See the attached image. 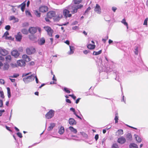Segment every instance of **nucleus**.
I'll return each mask as SVG.
<instances>
[{
  "mask_svg": "<svg viewBox=\"0 0 148 148\" xmlns=\"http://www.w3.org/2000/svg\"><path fill=\"white\" fill-rule=\"evenodd\" d=\"M37 30L36 27H31L29 29V32L31 34H34L35 33Z\"/></svg>",
  "mask_w": 148,
  "mask_h": 148,
  "instance_id": "6e6552de",
  "label": "nucleus"
},
{
  "mask_svg": "<svg viewBox=\"0 0 148 148\" xmlns=\"http://www.w3.org/2000/svg\"><path fill=\"white\" fill-rule=\"evenodd\" d=\"M134 53L136 54L137 55L138 53V51L137 48L135 49Z\"/></svg>",
  "mask_w": 148,
  "mask_h": 148,
  "instance_id": "774afa93",
  "label": "nucleus"
},
{
  "mask_svg": "<svg viewBox=\"0 0 148 148\" xmlns=\"http://www.w3.org/2000/svg\"><path fill=\"white\" fill-rule=\"evenodd\" d=\"M117 132L118 133L119 135H122L123 134V131L122 129L119 130Z\"/></svg>",
  "mask_w": 148,
  "mask_h": 148,
  "instance_id": "e433bc0d",
  "label": "nucleus"
},
{
  "mask_svg": "<svg viewBox=\"0 0 148 148\" xmlns=\"http://www.w3.org/2000/svg\"><path fill=\"white\" fill-rule=\"evenodd\" d=\"M0 95L1 98L3 99L4 98L3 92V91L0 90Z\"/></svg>",
  "mask_w": 148,
  "mask_h": 148,
  "instance_id": "ea45409f",
  "label": "nucleus"
},
{
  "mask_svg": "<svg viewBox=\"0 0 148 148\" xmlns=\"http://www.w3.org/2000/svg\"><path fill=\"white\" fill-rule=\"evenodd\" d=\"M69 124L71 125H75L76 124V122L75 120L72 118H70L69 120Z\"/></svg>",
  "mask_w": 148,
  "mask_h": 148,
  "instance_id": "2eb2a0df",
  "label": "nucleus"
},
{
  "mask_svg": "<svg viewBox=\"0 0 148 148\" xmlns=\"http://www.w3.org/2000/svg\"><path fill=\"white\" fill-rule=\"evenodd\" d=\"M87 48L90 49H95V45L89 44L87 45Z\"/></svg>",
  "mask_w": 148,
  "mask_h": 148,
  "instance_id": "393cba45",
  "label": "nucleus"
},
{
  "mask_svg": "<svg viewBox=\"0 0 148 148\" xmlns=\"http://www.w3.org/2000/svg\"><path fill=\"white\" fill-rule=\"evenodd\" d=\"M17 64L19 66H24L25 64V62L24 60H21L17 61Z\"/></svg>",
  "mask_w": 148,
  "mask_h": 148,
  "instance_id": "ddd939ff",
  "label": "nucleus"
},
{
  "mask_svg": "<svg viewBox=\"0 0 148 148\" xmlns=\"http://www.w3.org/2000/svg\"><path fill=\"white\" fill-rule=\"evenodd\" d=\"M121 22L123 23L127 27V29L128 28V25L127 23L126 22V20L125 18L123 19L121 21Z\"/></svg>",
  "mask_w": 148,
  "mask_h": 148,
  "instance_id": "a878e982",
  "label": "nucleus"
},
{
  "mask_svg": "<svg viewBox=\"0 0 148 148\" xmlns=\"http://www.w3.org/2000/svg\"><path fill=\"white\" fill-rule=\"evenodd\" d=\"M10 28L11 27L10 25H7L5 26V29L7 30H9L10 29Z\"/></svg>",
  "mask_w": 148,
  "mask_h": 148,
  "instance_id": "09e8293b",
  "label": "nucleus"
},
{
  "mask_svg": "<svg viewBox=\"0 0 148 148\" xmlns=\"http://www.w3.org/2000/svg\"><path fill=\"white\" fill-rule=\"evenodd\" d=\"M40 12H46L48 10V8L46 6H42L40 7L39 8Z\"/></svg>",
  "mask_w": 148,
  "mask_h": 148,
  "instance_id": "0eeeda50",
  "label": "nucleus"
},
{
  "mask_svg": "<svg viewBox=\"0 0 148 148\" xmlns=\"http://www.w3.org/2000/svg\"><path fill=\"white\" fill-rule=\"evenodd\" d=\"M125 98V97H124V96L123 95L122 97V99H121V101H123L125 103H126V100Z\"/></svg>",
  "mask_w": 148,
  "mask_h": 148,
  "instance_id": "6e6d98bb",
  "label": "nucleus"
},
{
  "mask_svg": "<svg viewBox=\"0 0 148 148\" xmlns=\"http://www.w3.org/2000/svg\"><path fill=\"white\" fill-rule=\"evenodd\" d=\"M29 25V23L27 22H25L23 23L22 26L23 27H26L28 26Z\"/></svg>",
  "mask_w": 148,
  "mask_h": 148,
  "instance_id": "79ce46f5",
  "label": "nucleus"
},
{
  "mask_svg": "<svg viewBox=\"0 0 148 148\" xmlns=\"http://www.w3.org/2000/svg\"><path fill=\"white\" fill-rule=\"evenodd\" d=\"M148 20V18H146L145 20L144 23H143V25H147V21Z\"/></svg>",
  "mask_w": 148,
  "mask_h": 148,
  "instance_id": "a18cd8bd",
  "label": "nucleus"
},
{
  "mask_svg": "<svg viewBox=\"0 0 148 148\" xmlns=\"http://www.w3.org/2000/svg\"><path fill=\"white\" fill-rule=\"evenodd\" d=\"M72 29L73 30H76L79 29V28L78 26H75L73 27H72Z\"/></svg>",
  "mask_w": 148,
  "mask_h": 148,
  "instance_id": "603ef678",
  "label": "nucleus"
},
{
  "mask_svg": "<svg viewBox=\"0 0 148 148\" xmlns=\"http://www.w3.org/2000/svg\"><path fill=\"white\" fill-rule=\"evenodd\" d=\"M102 52V50H100L98 52L94 51L93 53V55L95 56L98 55L100 54Z\"/></svg>",
  "mask_w": 148,
  "mask_h": 148,
  "instance_id": "cd10ccee",
  "label": "nucleus"
},
{
  "mask_svg": "<svg viewBox=\"0 0 148 148\" xmlns=\"http://www.w3.org/2000/svg\"><path fill=\"white\" fill-rule=\"evenodd\" d=\"M28 56L26 55H24L22 57L24 60L25 61Z\"/></svg>",
  "mask_w": 148,
  "mask_h": 148,
  "instance_id": "3c124183",
  "label": "nucleus"
},
{
  "mask_svg": "<svg viewBox=\"0 0 148 148\" xmlns=\"http://www.w3.org/2000/svg\"><path fill=\"white\" fill-rule=\"evenodd\" d=\"M99 138V135L98 134H96L95 137V138L96 141Z\"/></svg>",
  "mask_w": 148,
  "mask_h": 148,
  "instance_id": "0e129e2a",
  "label": "nucleus"
},
{
  "mask_svg": "<svg viewBox=\"0 0 148 148\" xmlns=\"http://www.w3.org/2000/svg\"><path fill=\"white\" fill-rule=\"evenodd\" d=\"M3 69L4 70H8L9 68L10 65L7 63H5L3 64Z\"/></svg>",
  "mask_w": 148,
  "mask_h": 148,
  "instance_id": "6ab92c4d",
  "label": "nucleus"
},
{
  "mask_svg": "<svg viewBox=\"0 0 148 148\" xmlns=\"http://www.w3.org/2000/svg\"><path fill=\"white\" fill-rule=\"evenodd\" d=\"M91 8L90 7H89L86 10L84 14V15H86L88 14V12L90 10Z\"/></svg>",
  "mask_w": 148,
  "mask_h": 148,
  "instance_id": "72a5a7b5",
  "label": "nucleus"
},
{
  "mask_svg": "<svg viewBox=\"0 0 148 148\" xmlns=\"http://www.w3.org/2000/svg\"><path fill=\"white\" fill-rule=\"evenodd\" d=\"M82 7V5H76L71 4L66 8L67 9L64 10L63 13V14L66 17H70L71 16V14H69L70 12H71L72 14H74L77 12V10Z\"/></svg>",
  "mask_w": 148,
  "mask_h": 148,
  "instance_id": "f257e3e1",
  "label": "nucleus"
},
{
  "mask_svg": "<svg viewBox=\"0 0 148 148\" xmlns=\"http://www.w3.org/2000/svg\"><path fill=\"white\" fill-rule=\"evenodd\" d=\"M25 13L26 15H31V14L30 12L27 10H26L25 11Z\"/></svg>",
  "mask_w": 148,
  "mask_h": 148,
  "instance_id": "bf43d9fd",
  "label": "nucleus"
},
{
  "mask_svg": "<svg viewBox=\"0 0 148 148\" xmlns=\"http://www.w3.org/2000/svg\"><path fill=\"white\" fill-rule=\"evenodd\" d=\"M106 140V139L105 138H103L102 141V145L104 147L105 145V141Z\"/></svg>",
  "mask_w": 148,
  "mask_h": 148,
  "instance_id": "58836bf2",
  "label": "nucleus"
},
{
  "mask_svg": "<svg viewBox=\"0 0 148 148\" xmlns=\"http://www.w3.org/2000/svg\"><path fill=\"white\" fill-rule=\"evenodd\" d=\"M15 18V17L14 16H10L9 19L10 21H11L13 20H14V19Z\"/></svg>",
  "mask_w": 148,
  "mask_h": 148,
  "instance_id": "de8ad7c7",
  "label": "nucleus"
},
{
  "mask_svg": "<svg viewBox=\"0 0 148 148\" xmlns=\"http://www.w3.org/2000/svg\"><path fill=\"white\" fill-rule=\"evenodd\" d=\"M0 53L3 56H5L8 53V51L5 49L0 50Z\"/></svg>",
  "mask_w": 148,
  "mask_h": 148,
  "instance_id": "412c9836",
  "label": "nucleus"
},
{
  "mask_svg": "<svg viewBox=\"0 0 148 148\" xmlns=\"http://www.w3.org/2000/svg\"><path fill=\"white\" fill-rule=\"evenodd\" d=\"M55 15V12L53 11L49 12L47 14V17L49 18H51L54 17Z\"/></svg>",
  "mask_w": 148,
  "mask_h": 148,
  "instance_id": "9d476101",
  "label": "nucleus"
},
{
  "mask_svg": "<svg viewBox=\"0 0 148 148\" xmlns=\"http://www.w3.org/2000/svg\"><path fill=\"white\" fill-rule=\"evenodd\" d=\"M70 110L71 111L73 112V114H75V113H76V112H75V109L74 108H71L70 109Z\"/></svg>",
  "mask_w": 148,
  "mask_h": 148,
  "instance_id": "864d4df0",
  "label": "nucleus"
},
{
  "mask_svg": "<svg viewBox=\"0 0 148 148\" xmlns=\"http://www.w3.org/2000/svg\"><path fill=\"white\" fill-rule=\"evenodd\" d=\"M21 32L24 34H28V31L26 29H22Z\"/></svg>",
  "mask_w": 148,
  "mask_h": 148,
  "instance_id": "473e14b6",
  "label": "nucleus"
},
{
  "mask_svg": "<svg viewBox=\"0 0 148 148\" xmlns=\"http://www.w3.org/2000/svg\"><path fill=\"white\" fill-rule=\"evenodd\" d=\"M16 134L18 136L20 137V138H21L23 137L22 134L20 132H18L17 133H16Z\"/></svg>",
  "mask_w": 148,
  "mask_h": 148,
  "instance_id": "49530a36",
  "label": "nucleus"
},
{
  "mask_svg": "<svg viewBox=\"0 0 148 148\" xmlns=\"http://www.w3.org/2000/svg\"><path fill=\"white\" fill-rule=\"evenodd\" d=\"M7 93H8V97L9 98H10L11 97V94L10 89L9 87H7Z\"/></svg>",
  "mask_w": 148,
  "mask_h": 148,
  "instance_id": "c85d7f7f",
  "label": "nucleus"
},
{
  "mask_svg": "<svg viewBox=\"0 0 148 148\" xmlns=\"http://www.w3.org/2000/svg\"><path fill=\"white\" fill-rule=\"evenodd\" d=\"M55 126V124L54 123H51L50 124V126L48 128L47 130L48 131H50Z\"/></svg>",
  "mask_w": 148,
  "mask_h": 148,
  "instance_id": "5701e85b",
  "label": "nucleus"
},
{
  "mask_svg": "<svg viewBox=\"0 0 148 148\" xmlns=\"http://www.w3.org/2000/svg\"><path fill=\"white\" fill-rule=\"evenodd\" d=\"M69 46L70 47V51L68 52L67 53L69 55H71L73 53L75 50V47L74 46L70 45H69Z\"/></svg>",
  "mask_w": 148,
  "mask_h": 148,
  "instance_id": "dca6fc26",
  "label": "nucleus"
},
{
  "mask_svg": "<svg viewBox=\"0 0 148 148\" xmlns=\"http://www.w3.org/2000/svg\"><path fill=\"white\" fill-rule=\"evenodd\" d=\"M31 60V59L30 58L29 56H28L27 58L26 59V60H25V61L26 62H29V61Z\"/></svg>",
  "mask_w": 148,
  "mask_h": 148,
  "instance_id": "4d7b16f0",
  "label": "nucleus"
},
{
  "mask_svg": "<svg viewBox=\"0 0 148 148\" xmlns=\"http://www.w3.org/2000/svg\"><path fill=\"white\" fill-rule=\"evenodd\" d=\"M89 50H86L83 51V53L85 54H87L89 52Z\"/></svg>",
  "mask_w": 148,
  "mask_h": 148,
  "instance_id": "69168bd1",
  "label": "nucleus"
},
{
  "mask_svg": "<svg viewBox=\"0 0 148 148\" xmlns=\"http://www.w3.org/2000/svg\"><path fill=\"white\" fill-rule=\"evenodd\" d=\"M34 75H35V74H33L29 76L24 77L23 78V81L26 84L32 82L34 80Z\"/></svg>",
  "mask_w": 148,
  "mask_h": 148,
  "instance_id": "7ed1b4c3",
  "label": "nucleus"
},
{
  "mask_svg": "<svg viewBox=\"0 0 148 148\" xmlns=\"http://www.w3.org/2000/svg\"><path fill=\"white\" fill-rule=\"evenodd\" d=\"M105 59L106 61H105V63L104 64V66L102 64V60L101 59L99 60V62H97V63L99 66L98 67L100 72L101 71L103 72V71L106 72V73H105V74L107 75V73L111 71L112 70L109 67L108 64L109 62L108 59L106 57H105Z\"/></svg>",
  "mask_w": 148,
  "mask_h": 148,
  "instance_id": "f03ea898",
  "label": "nucleus"
},
{
  "mask_svg": "<svg viewBox=\"0 0 148 148\" xmlns=\"http://www.w3.org/2000/svg\"><path fill=\"white\" fill-rule=\"evenodd\" d=\"M5 112L4 110H0V116L2 115L3 112Z\"/></svg>",
  "mask_w": 148,
  "mask_h": 148,
  "instance_id": "e2e57ef3",
  "label": "nucleus"
},
{
  "mask_svg": "<svg viewBox=\"0 0 148 148\" xmlns=\"http://www.w3.org/2000/svg\"><path fill=\"white\" fill-rule=\"evenodd\" d=\"M108 35H107L104 37V38L102 39V41L104 43H105L106 40L108 39Z\"/></svg>",
  "mask_w": 148,
  "mask_h": 148,
  "instance_id": "4c0bfd02",
  "label": "nucleus"
},
{
  "mask_svg": "<svg viewBox=\"0 0 148 148\" xmlns=\"http://www.w3.org/2000/svg\"><path fill=\"white\" fill-rule=\"evenodd\" d=\"M64 132V129L63 127L61 126L59 129L58 132L60 135L62 134Z\"/></svg>",
  "mask_w": 148,
  "mask_h": 148,
  "instance_id": "4be33fe9",
  "label": "nucleus"
},
{
  "mask_svg": "<svg viewBox=\"0 0 148 148\" xmlns=\"http://www.w3.org/2000/svg\"><path fill=\"white\" fill-rule=\"evenodd\" d=\"M118 146L117 144L116 143L114 144L112 146V148H118Z\"/></svg>",
  "mask_w": 148,
  "mask_h": 148,
  "instance_id": "37998d69",
  "label": "nucleus"
},
{
  "mask_svg": "<svg viewBox=\"0 0 148 148\" xmlns=\"http://www.w3.org/2000/svg\"><path fill=\"white\" fill-rule=\"evenodd\" d=\"M36 51V49L32 47L27 48L26 49V53L28 55H31L34 53Z\"/></svg>",
  "mask_w": 148,
  "mask_h": 148,
  "instance_id": "39448f33",
  "label": "nucleus"
},
{
  "mask_svg": "<svg viewBox=\"0 0 148 148\" xmlns=\"http://www.w3.org/2000/svg\"><path fill=\"white\" fill-rule=\"evenodd\" d=\"M19 76V75L18 74H14L13 75V76L12 77L16 78V77H17Z\"/></svg>",
  "mask_w": 148,
  "mask_h": 148,
  "instance_id": "052dcab7",
  "label": "nucleus"
},
{
  "mask_svg": "<svg viewBox=\"0 0 148 148\" xmlns=\"http://www.w3.org/2000/svg\"><path fill=\"white\" fill-rule=\"evenodd\" d=\"M118 116V114L116 113L115 114V116L114 118V120L115 121V123H117L118 122V120L119 119Z\"/></svg>",
  "mask_w": 148,
  "mask_h": 148,
  "instance_id": "f704fd0d",
  "label": "nucleus"
},
{
  "mask_svg": "<svg viewBox=\"0 0 148 148\" xmlns=\"http://www.w3.org/2000/svg\"><path fill=\"white\" fill-rule=\"evenodd\" d=\"M132 135L130 133H128L127 135V138L128 140H131L132 139Z\"/></svg>",
  "mask_w": 148,
  "mask_h": 148,
  "instance_id": "7c9ffc66",
  "label": "nucleus"
},
{
  "mask_svg": "<svg viewBox=\"0 0 148 148\" xmlns=\"http://www.w3.org/2000/svg\"><path fill=\"white\" fill-rule=\"evenodd\" d=\"M54 110L51 109L45 115V117L47 119H50L52 118L55 114Z\"/></svg>",
  "mask_w": 148,
  "mask_h": 148,
  "instance_id": "20e7f679",
  "label": "nucleus"
},
{
  "mask_svg": "<svg viewBox=\"0 0 148 148\" xmlns=\"http://www.w3.org/2000/svg\"><path fill=\"white\" fill-rule=\"evenodd\" d=\"M116 9H117V8H116L115 7H113L112 8V10L114 12H115Z\"/></svg>",
  "mask_w": 148,
  "mask_h": 148,
  "instance_id": "338daca9",
  "label": "nucleus"
},
{
  "mask_svg": "<svg viewBox=\"0 0 148 148\" xmlns=\"http://www.w3.org/2000/svg\"><path fill=\"white\" fill-rule=\"evenodd\" d=\"M134 136L137 141L138 143H140L141 142L142 139L140 137L136 134H134Z\"/></svg>",
  "mask_w": 148,
  "mask_h": 148,
  "instance_id": "b1692460",
  "label": "nucleus"
},
{
  "mask_svg": "<svg viewBox=\"0 0 148 148\" xmlns=\"http://www.w3.org/2000/svg\"><path fill=\"white\" fill-rule=\"evenodd\" d=\"M82 0H73L75 4L79 3Z\"/></svg>",
  "mask_w": 148,
  "mask_h": 148,
  "instance_id": "a19ab883",
  "label": "nucleus"
},
{
  "mask_svg": "<svg viewBox=\"0 0 148 148\" xmlns=\"http://www.w3.org/2000/svg\"><path fill=\"white\" fill-rule=\"evenodd\" d=\"M69 96L72 97V98L74 100H75L76 98V96L74 95L73 94L69 95Z\"/></svg>",
  "mask_w": 148,
  "mask_h": 148,
  "instance_id": "8fccbe9b",
  "label": "nucleus"
},
{
  "mask_svg": "<svg viewBox=\"0 0 148 148\" xmlns=\"http://www.w3.org/2000/svg\"><path fill=\"white\" fill-rule=\"evenodd\" d=\"M34 13L37 17H39L40 16V14L38 10L34 11Z\"/></svg>",
  "mask_w": 148,
  "mask_h": 148,
  "instance_id": "c756f323",
  "label": "nucleus"
},
{
  "mask_svg": "<svg viewBox=\"0 0 148 148\" xmlns=\"http://www.w3.org/2000/svg\"><path fill=\"white\" fill-rule=\"evenodd\" d=\"M11 54L12 56H14L15 58H17L19 55V53L17 50L16 49L12 51Z\"/></svg>",
  "mask_w": 148,
  "mask_h": 148,
  "instance_id": "f8f14e48",
  "label": "nucleus"
},
{
  "mask_svg": "<svg viewBox=\"0 0 148 148\" xmlns=\"http://www.w3.org/2000/svg\"><path fill=\"white\" fill-rule=\"evenodd\" d=\"M29 38L31 40H33L34 38V36L33 35H31L29 36Z\"/></svg>",
  "mask_w": 148,
  "mask_h": 148,
  "instance_id": "5fc2aeb1",
  "label": "nucleus"
},
{
  "mask_svg": "<svg viewBox=\"0 0 148 148\" xmlns=\"http://www.w3.org/2000/svg\"><path fill=\"white\" fill-rule=\"evenodd\" d=\"M3 105V101L2 100L0 99V107H2Z\"/></svg>",
  "mask_w": 148,
  "mask_h": 148,
  "instance_id": "680f3d73",
  "label": "nucleus"
},
{
  "mask_svg": "<svg viewBox=\"0 0 148 148\" xmlns=\"http://www.w3.org/2000/svg\"><path fill=\"white\" fill-rule=\"evenodd\" d=\"M63 90L67 93H69L70 92V90L67 88L64 87Z\"/></svg>",
  "mask_w": 148,
  "mask_h": 148,
  "instance_id": "c9c22d12",
  "label": "nucleus"
},
{
  "mask_svg": "<svg viewBox=\"0 0 148 148\" xmlns=\"http://www.w3.org/2000/svg\"><path fill=\"white\" fill-rule=\"evenodd\" d=\"M22 35L20 32H18L15 36L16 40L18 41H20L22 38Z\"/></svg>",
  "mask_w": 148,
  "mask_h": 148,
  "instance_id": "9b49d317",
  "label": "nucleus"
},
{
  "mask_svg": "<svg viewBox=\"0 0 148 148\" xmlns=\"http://www.w3.org/2000/svg\"><path fill=\"white\" fill-rule=\"evenodd\" d=\"M130 148H138L137 145L134 143H131L130 146Z\"/></svg>",
  "mask_w": 148,
  "mask_h": 148,
  "instance_id": "bb28decb",
  "label": "nucleus"
},
{
  "mask_svg": "<svg viewBox=\"0 0 148 148\" xmlns=\"http://www.w3.org/2000/svg\"><path fill=\"white\" fill-rule=\"evenodd\" d=\"M5 59L6 62H8L11 59V56L10 55H7L5 57Z\"/></svg>",
  "mask_w": 148,
  "mask_h": 148,
  "instance_id": "2f4dec72",
  "label": "nucleus"
},
{
  "mask_svg": "<svg viewBox=\"0 0 148 148\" xmlns=\"http://www.w3.org/2000/svg\"><path fill=\"white\" fill-rule=\"evenodd\" d=\"M45 42V39L44 38H41L39 40L38 43L40 45H42L44 44Z\"/></svg>",
  "mask_w": 148,
  "mask_h": 148,
  "instance_id": "aec40b11",
  "label": "nucleus"
},
{
  "mask_svg": "<svg viewBox=\"0 0 148 148\" xmlns=\"http://www.w3.org/2000/svg\"><path fill=\"white\" fill-rule=\"evenodd\" d=\"M34 79L35 78L36 81V83L38 84L39 82V81H38V78L37 77L36 75H35H35H34Z\"/></svg>",
  "mask_w": 148,
  "mask_h": 148,
  "instance_id": "c03bdc74",
  "label": "nucleus"
},
{
  "mask_svg": "<svg viewBox=\"0 0 148 148\" xmlns=\"http://www.w3.org/2000/svg\"><path fill=\"white\" fill-rule=\"evenodd\" d=\"M31 72L29 73H23V74L22 76L23 77H25V76L27 75H29L30 74H31Z\"/></svg>",
  "mask_w": 148,
  "mask_h": 148,
  "instance_id": "13d9d810",
  "label": "nucleus"
},
{
  "mask_svg": "<svg viewBox=\"0 0 148 148\" xmlns=\"http://www.w3.org/2000/svg\"><path fill=\"white\" fill-rule=\"evenodd\" d=\"M44 29L47 32L48 35L49 36H52L53 31L51 27L48 26H45L44 27Z\"/></svg>",
  "mask_w": 148,
  "mask_h": 148,
  "instance_id": "423d86ee",
  "label": "nucleus"
},
{
  "mask_svg": "<svg viewBox=\"0 0 148 148\" xmlns=\"http://www.w3.org/2000/svg\"><path fill=\"white\" fill-rule=\"evenodd\" d=\"M68 129L72 133L76 134L77 132V131L76 129L74 128L73 127L70 126L69 127Z\"/></svg>",
  "mask_w": 148,
  "mask_h": 148,
  "instance_id": "f3484780",
  "label": "nucleus"
},
{
  "mask_svg": "<svg viewBox=\"0 0 148 148\" xmlns=\"http://www.w3.org/2000/svg\"><path fill=\"white\" fill-rule=\"evenodd\" d=\"M126 141L125 138L123 136L121 137L118 139V142L120 144L124 143Z\"/></svg>",
  "mask_w": 148,
  "mask_h": 148,
  "instance_id": "4468645a",
  "label": "nucleus"
},
{
  "mask_svg": "<svg viewBox=\"0 0 148 148\" xmlns=\"http://www.w3.org/2000/svg\"><path fill=\"white\" fill-rule=\"evenodd\" d=\"M25 6L26 3H25V2H23L20 5H19L18 7H21V10L22 12H23L25 10Z\"/></svg>",
  "mask_w": 148,
  "mask_h": 148,
  "instance_id": "a211bd4d",
  "label": "nucleus"
},
{
  "mask_svg": "<svg viewBox=\"0 0 148 148\" xmlns=\"http://www.w3.org/2000/svg\"><path fill=\"white\" fill-rule=\"evenodd\" d=\"M94 11L99 14H100L101 13V10L100 6L98 4H96L95 8Z\"/></svg>",
  "mask_w": 148,
  "mask_h": 148,
  "instance_id": "1a4fd4ad",
  "label": "nucleus"
}]
</instances>
